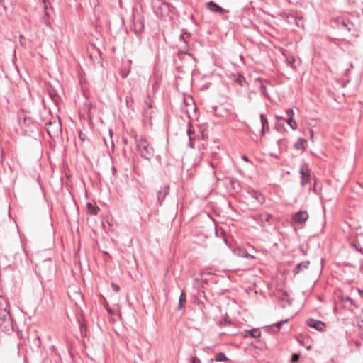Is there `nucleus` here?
<instances>
[{
	"label": "nucleus",
	"instance_id": "obj_1",
	"mask_svg": "<svg viewBox=\"0 0 363 363\" xmlns=\"http://www.w3.org/2000/svg\"><path fill=\"white\" fill-rule=\"evenodd\" d=\"M0 328L5 333L13 332L14 329L9 301L2 295H0Z\"/></svg>",
	"mask_w": 363,
	"mask_h": 363
},
{
	"label": "nucleus",
	"instance_id": "obj_2",
	"mask_svg": "<svg viewBox=\"0 0 363 363\" xmlns=\"http://www.w3.org/2000/svg\"><path fill=\"white\" fill-rule=\"evenodd\" d=\"M152 6L155 14L161 18L167 16L173 9V6L162 0H153Z\"/></svg>",
	"mask_w": 363,
	"mask_h": 363
},
{
	"label": "nucleus",
	"instance_id": "obj_3",
	"mask_svg": "<svg viewBox=\"0 0 363 363\" xmlns=\"http://www.w3.org/2000/svg\"><path fill=\"white\" fill-rule=\"evenodd\" d=\"M136 146L138 152L141 154L142 157L149 160L153 156V148L149 146L147 141L143 138L136 140Z\"/></svg>",
	"mask_w": 363,
	"mask_h": 363
},
{
	"label": "nucleus",
	"instance_id": "obj_4",
	"mask_svg": "<svg viewBox=\"0 0 363 363\" xmlns=\"http://www.w3.org/2000/svg\"><path fill=\"white\" fill-rule=\"evenodd\" d=\"M46 131L50 137L57 136L61 131V123L60 121H50L46 123Z\"/></svg>",
	"mask_w": 363,
	"mask_h": 363
},
{
	"label": "nucleus",
	"instance_id": "obj_5",
	"mask_svg": "<svg viewBox=\"0 0 363 363\" xmlns=\"http://www.w3.org/2000/svg\"><path fill=\"white\" fill-rule=\"evenodd\" d=\"M272 216L267 213H262L256 215L254 217V220L262 227L266 228L271 225V220Z\"/></svg>",
	"mask_w": 363,
	"mask_h": 363
},
{
	"label": "nucleus",
	"instance_id": "obj_6",
	"mask_svg": "<svg viewBox=\"0 0 363 363\" xmlns=\"http://www.w3.org/2000/svg\"><path fill=\"white\" fill-rule=\"evenodd\" d=\"M308 217L307 211H300L293 216L292 220L295 224L303 225L308 220Z\"/></svg>",
	"mask_w": 363,
	"mask_h": 363
},
{
	"label": "nucleus",
	"instance_id": "obj_7",
	"mask_svg": "<svg viewBox=\"0 0 363 363\" xmlns=\"http://www.w3.org/2000/svg\"><path fill=\"white\" fill-rule=\"evenodd\" d=\"M131 30L136 34H140L144 30V21L142 18H136L134 17Z\"/></svg>",
	"mask_w": 363,
	"mask_h": 363
},
{
	"label": "nucleus",
	"instance_id": "obj_8",
	"mask_svg": "<svg viewBox=\"0 0 363 363\" xmlns=\"http://www.w3.org/2000/svg\"><path fill=\"white\" fill-rule=\"evenodd\" d=\"M301 174V184L302 186H305L309 182L310 180V170L307 165H302L299 171Z\"/></svg>",
	"mask_w": 363,
	"mask_h": 363
},
{
	"label": "nucleus",
	"instance_id": "obj_9",
	"mask_svg": "<svg viewBox=\"0 0 363 363\" xmlns=\"http://www.w3.org/2000/svg\"><path fill=\"white\" fill-rule=\"evenodd\" d=\"M307 325L311 327L316 329L318 331L323 332L325 330V325L323 322L320 320H317L313 318H310L307 320Z\"/></svg>",
	"mask_w": 363,
	"mask_h": 363
},
{
	"label": "nucleus",
	"instance_id": "obj_10",
	"mask_svg": "<svg viewBox=\"0 0 363 363\" xmlns=\"http://www.w3.org/2000/svg\"><path fill=\"white\" fill-rule=\"evenodd\" d=\"M190 38V35L187 33H182L179 38L184 40V43L186 44L188 40ZM179 52L184 53V54H188L189 53V46L187 45H184L183 47H181L179 49Z\"/></svg>",
	"mask_w": 363,
	"mask_h": 363
},
{
	"label": "nucleus",
	"instance_id": "obj_11",
	"mask_svg": "<svg viewBox=\"0 0 363 363\" xmlns=\"http://www.w3.org/2000/svg\"><path fill=\"white\" fill-rule=\"evenodd\" d=\"M206 6L210 11L214 13H222L225 11L222 7H220L213 1L208 2L206 4Z\"/></svg>",
	"mask_w": 363,
	"mask_h": 363
},
{
	"label": "nucleus",
	"instance_id": "obj_12",
	"mask_svg": "<svg viewBox=\"0 0 363 363\" xmlns=\"http://www.w3.org/2000/svg\"><path fill=\"white\" fill-rule=\"evenodd\" d=\"M169 194V186H164L157 191V199L161 204L165 196Z\"/></svg>",
	"mask_w": 363,
	"mask_h": 363
},
{
	"label": "nucleus",
	"instance_id": "obj_13",
	"mask_svg": "<svg viewBox=\"0 0 363 363\" xmlns=\"http://www.w3.org/2000/svg\"><path fill=\"white\" fill-rule=\"evenodd\" d=\"M261 336V332L256 328L252 329V330H247L245 331V337H259Z\"/></svg>",
	"mask_w": 363,
	"mask_h": 363
},
{
	"label": "nucleus",
	"instance_id": "obj_14",
	"mask_svg": "<svg viewBox=\"0 0 363 363\" xmlns=\"http://www.w3.org/2000/svg\"><path fill=\"white\" fill-rule=\"evenodd\" d=\"M309 264H310L309 261H304V262L299 263L298 264L296 265V267L294 269V273L295 274H298L302 270L307 269L308 267Z\"/></svg>",
	"mask_w": 363,
	"mask_h": 363
},
{
	"label": "nucleus",
	"instance_id": "obj_15",
	"mask_svg": "<svg viewBox=\"0 0 363 363\" xmlns=\"http://www.w3.org/2000/svg\"><path fill=\"white\" fill-rule=\"evenodd\" d=\"M233 79L234 80V82H236L237 84H238L241 86H244L245 84H246L245 78L244 77V76H242L240 74H238L237 76L233 74Z\"/></svg>",
	"mask_w": 363,
	"mask_h": 363
},
{
	"label": "nucleus",
	"instance_id": "obj_16",
	"mask_svg": "<svg viewBox=\"0 0 363 363\" xmlns=\"http://www.w3.org/2000/svg\"><path fill=\"white\" fill-rule=\"evenodd\" d=\"M215 233L217 237H220L221 236L223 238V241L224 242L228 245V238L226 236V233L223 230V228H215Z\"/></svg>",
	"mask_w": 363,
	"mask_h": 363
},
{
	"label": "nucleus",
	"instance_id": "obj_17",
	"mask_svg": "<svg viewBox=\"0 0 363 363\" xmlns=\"http://www.w3.org/2000/svg\"><path fill=\"white\" fill-rule=\"evenodd\" d=\"M211 361L216 362H228L229 359L225 356L223 352H219L216 354L214 359H211Z\"/></svg>",
	"mask_w": 363,
	"mask_h": 363
},
{
	"label": "nucleus",
	"instance_id": "obj_18",
	"mask_svg": "<svg viewBox=\"0 0 363 363\" xmlns=\"http://www.w3.org/2000/svg\"><path fill=\"white\" fill-rule=\"evenodd\" d=\"M260 118H261V123H262V133H264V132L267 130H269V123H268V121H267V118H266V116H264V114L262 113L260 115Z\"/></svg>",
	"mask_w": 363,
	"mask_h": 363
},
{
	"label": "nucleus",
	"instance_id": "obj_19",
	"mask_svg": "<svg viewBox=\"0 0 363 363\" xmlns=\"http://www.w3.org/2000/svg\"><path fill=\"white\" fill-rule=\"evenodd\" d=\"M252 198H254L255 200L257 201V202L259 203V204H262L264 202V196L259 193V192H257V191H255L252 193Z\"/></svg>",
	"mask_w": 363,
	"mask_h": 363
},
{
	"label": "nucleus",
	"instance_id": "obj_20",
	"mask_svg": "<svg viewBox=\"0 0 363 363\" xmlns=\"http://www.w3.org/2000/svg\"><path fill=\"white\" fill-rule=\"evenodd\" d=\"M192 124L191 122L188 123L187 135L189 140H194L196 138V133L191 130Z\"/></svg>",
	"mask_w": 363,
	"mask_h": 363
},
{
	"label": "nucleus",
	"instance_id": "obj_21",
	"mask_svg": "<svg viewBox=\"0 0 363 363\" xmlns=\"http://www.w3.org/2000/svg\"><path fill=\"white\" fill-rule=\"evenodd\" d=\"M86 206L87 211L90 214L96 215L98 213V211L99 210L98 207L94 206L91 203H88Z\"/></svg>",
	"mask_w": 363,
	"mask_h": 363
},
{
	"label": "nucleus",
	"instance_id": "obj_22",
	"mask_svg": "<svg viewBox=\"0 0 363 363\" xmlns=\"http://www.w3.org/2000/svg\"><path fill=\"white\" fill-rule=\"evenodd\" d=\"M184 302H186V294L184 292V291H182L181 295H180V297H179V305H178V307L177 308L179 310L182 309L183 308V303Z\"/></svg>",
	"mask_w": 363,
	"mask_h": 363
},
{
	"label": "nucleus",
	"instance_id": "obj_23",
	"mask_svg": "<svg viewBox=\"0 0 363 363\" xmlns=\"http://www.w3.org/2000/svg\"><path fill=\"white\" fill-rule=\"evenodd\" d=\"M306 140L303 138H299L294 145L295 149L300 150L303 148L304 143Z\"/></svg>",
	"mask_w": 363,
	"mask_h": 363
},
{
	"label": "nucleus",
	"instance_id": "obj_24",
	"mask_svg": "<svg viewBox=\"0 0 363 363\" xmlns=\"http://www.w3.org/2000/svg\"><path fill=\"white\" fill-rule=\"evenodd\" d=\"M286 123L293 130L297 129V124L293 118H289L286 120Z\"/></svg>",
	"mask_w": 363,
	"mask_h": 363
},
{
	"label": "nucleus",
	"instance_id": "obj_25",
	"mask_svg": "<svg viewBox=\"0 0 363 363\" xmlns=\"http://www.w3.org/2000/svg\"><path fill=\"white\" fill-rule=\"evenodd\" d=\"M13 3V0H0V4L4 6V9H6L8 6L12 5Z\"/></svg>",
	"mask_w": 363,
	"mask_h": 363
},
{
	"label": "nucleus",
	"instance_id": "obj_26",
	"mask_svg": "<svg viewBox=\"0 0 363 363\" xmlns=\"http://www.w3.org/2000/svg\"><path fill=\"white\" fill-rule=\"evenodd\" d=\"M342 26L347 29L348 31H350L353 27V24L350 22L347 23L345 21H342Z\"/></svg>",
	"mask_w": 363,
	"mask_h": 363
},
{
	"label": "nucleus",
	"instance_id": "obj_27",
	"mask_svg": "<svg viewBox=\"0 0 363 363\" xmlns=\"http://www.w3.org/2000/svg\"><path fill=\"white\" fill-rule=\"evenodd\" d=\"M289 321V318H286L285 320H281V321H279L277 323H276L275 324H274L272 326H274L276 327L278 330H279V328H281V326L282 325V324L285 323H287Z\"/></svg>",
	"mask_w": 363,
	"mask_h": 363
},
{
	"label": "nucleus",
	"instance_id": "obj_28",
	"mask_svg": "<svg viewBox=\"0 0 363 363\" xmlns=\"http://www.w3.org/2000/svg\"><path fill=\"white\" fill-rule=\"evenodd\" d=\"M196 107H195V105H194V104H191V105H189V108H187L185 110V111H186V114L188 115V117H189V118H191V116H190V113H189V112H190V111H196Z\"/></svg>",
	"mask_w": 363,
	"mask_h": 363
},
{
	"label": "nucleus",
	"instance_id": "obj_29",
	"mask_svg": "<svg viewBox=\"0 0 363 363\" xmlns=\"http://www.w3.org/2000/svg\"><path fill=\"white\" fill-rule=\"evenodd\" d=\"M49 95L50 96V98L55 101H57V99H58V95L57 93L55 92H49Z\"/></svg>",
	"mask_w": 363,
	"mask_h": 363
},
{
	"label": "nucleus",
	"instance_id": "obj_30",
	"mask_svg": "<svg viewBox=\"0 0 363 363\" xmlns=\"http://www.w3.org/2000/svg\"><path fill=\"white\" fill-rule=\"evenodd\" d=\"M300 358V355L298 354H294L291 357V362L292 363H295V362H297L298 361Z\"/></svg>",
	"mask_w": 363,
	"mask_h": 363
},
{
	"label": "nucleus",
	"instance_id": "obj_31",
	"mask_svg": "<svg viewBox=\"0 0 363 363\" xmlns=\"http://www.w3.org/2000/svg\"><path fill=\"white\" fill-rule=\"evenodd\" d=\"M45 16H46L43 17V20L44 23L49 26H50L51 23L48 19V14L47 13H45Z\"/></svg>",
	"mask_w": 363,
	"mask_h": 363
},
{
	"label": "nucleus",
	"instance_id": "obj_32",
	"mask_svg": "<svg viewBox=\"0 0 363 363\" xmlns=\"http://www.w3.org/2000/svg\"><path fill=\"white\" fill-rule=\"evenodd\" d=\"M286 113L289 116V118H293V116L294 114V110L291 108L287 109L286 111Z\"/></svg>",
	"mask_w": 363,
	"mask_h": 363
},
{
	"label": "nucleus",
	"instance_id": "obj_33",
	"mask_svg": "<svg viewBox=\"0 0 363 363\" xmlns=\"http://www.w3.org/2000/svg\"><path fill=\"white\" fill-rule=\"evenodd\" d=\"M111 287H112L113 290L116 291V292L120 290L119 286L118 284H116L113 283L111 284Z\"/></svg>",
	"mask_w": 363,
	"mask_h": 363
},
{
	"label": "nucleus",
	"instance_id": "obj_34",
	"mask_svg": "<svg viewBox=\"0 0 363 363\" xmlns=\"http://www.w3.org/2000/svg\"><path fill=\"white\" fill-rule=\"evenodd\" d=\"M188 146H189L190 148H191V149H194V148H195V143H194V140H189Z\"/></svg>",
	"mask_w": 363,
	"mask_h": 363
},
{
	"label": "nucleus",
	"instance_id": "obj_35",
	"mask_svg": "<svg viewBox=\"0 0 363 363\" xmlns=\"http://www.w3.org/2000/svg\"><path fill=\"white\" fill-rule=\"evenodd\" d=\"M191 363H201V362L198 357H191Z\"/></svg>",
	"mask_w": 363,
	"mask_h": 363
},
{
	"label": "nucleus",
	"instance_id": "obj_36",
	"mask_svg": "<svg viewBox=\"0 0 363 363\" xmlns=\"http://www.w3.org/2000/svg\"><path fill=\"white\" fill-rule=\"evenodd\" d=\"M241 158H242V160H244L245 162H249V159H248V157L246 155H242L241 157Z\"/></svg>",
	"mask_w": 363,
	"mask_h": 363
},
{
	"label": "nucleus",
	"instance_id": "obj_37",
	"mask_svg": "<svg viewBox=\"0 0 363 363\" xmlns=\"http://www.w3.org/2000/svg\"><path fill=\"white\" fill-rule=\"evenodd\" d=\"M358 291H359V294H362V292H363V290H361L360 289H358Z\"/></svg>",
	"mask_w": 363,
	"mask_h": 363
},
{
	"label": "nucleus",
	"instance_id": "obj_38",
	"mask_svg": "<svg viewBox=\"0 0 363 363\" xmlns=\"http://www.w3.org/2000/svg\"><path fill=\"white\" fill-rule=\"evenodd\" d=\"M360 269H361L362 272L363 273V264L361 265Z\"/></svg>",
	"mask_w": 363,
	"mask_h": 363
},
{
	"label": "nucleus",
	"instance_id": "obj_39",
	"mask_svg": "<svg viewBox=\"0 0 363 363\" xmlns=\"http://www.w3.org/2000/svg\"><path fill=\"white\" fill-rule=\"evenodd\" d=\"M201 139H202V140H204V139H205V138H204V135H201Z\"/></svg>",
	"mask_w": 363,
	"mask_h": 363
},
{
	"label": "nucleus",
	"instance_id": "obj_40",
	"mask_svg": "<svg viewBox=\"0 0 363 363\" xmlns=\"http://www.w3.org/2000/svg\"><path fill=\"white\" fill-rule=\"evenodd\" d=\"M313 190L315 191V184H314Z\"/></svg>",
	"mask_w": 363,
	"mask_h": 363
},
{
	"label": "nucleus",
	"instance_id": "obj_41",
	"mask_svg": "<svg viewBox=\"0 0 363 363\" xmlns=\"http://www.w3.org/2000/svg\"><path fill=\"white\" fill-rule=\"evenodd\" d=\"M359 252H361L362 253H363L362 248H361V249L359 250Z\"/></svg>",
	"mask_w": 363,
	"mask_h": 363
}]
</instances>
